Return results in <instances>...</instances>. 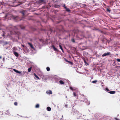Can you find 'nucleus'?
<instances>
[{
	"label": "nucleus",
	"mask_w": 120,
	"mask_h": 120,
	"mask_svg": "<svg viewBox=\"0 0 120 120\" xmlns=\"http://www.w3.org/2000/svg\"><path fill=\"white\" fill-rule=\"evenodd\" d=\"M20 28L22 29H23L25 28L24 26H14L10 25L7 27V30H9L11 34H17L19 35L20 33L18 32V28Z\"/></svg>",
	"instance_id": "1"
},
{
	"label": "nucleus",
	"mask_w": 120,
	"mask_h": 120,
	"mask_svg": "<svg viewBox=\"0 0 120 120\" xmlns=\"http://www.w3.org/2000/svg\"><path fill=\"white\" fill-rule=\"evenodd\" d=\"M80 101H82L83 102H85L87 105H89L90 104V102L89 101H88L87 99L85 98V97L83 95H82L81 98L80 99Z\"/></svg>",
	"instance_id": "2"
},
{
	"label": "nucleus",
	"mask_w": 120,
	"mask_h": 120,
	"mask_svg": "<svg viewBox=\"0 0 120 120\" xmlns=\"http://www.w3.org/2000/svg\"><path fill=\"white\" fill-rule=\"evenodd\" d=\"M78 111H77V110L72 109L71 111V113L72 115H76L77 113H78Z\"/></svg>",
	"instance_id": "3"
},
{
	"label": "nucleus",
	"mask_w": 120,
	"mask_h": 120,
	"mask_svg": "<svg viewBox=\"0 0 120 120\" xmlns=\"http://www.w3.org/2000/svg\"><path fill=\"white\" fill-rule=\"evenodd\" d=\"M64 107L66 108H70L71 106V102L69 101L67 102L65 104H64Z\"/></svg>",
	"instance_id": "4"
},
{
	"label": "nucleus",
	"mask_w": 120,
	"mask_h": 120,
	"mask_svg": "<svg viewBox=\"0 0 120 120\" xmlns=\"http://www.w3.org/2000/svg\"><path fill=\"white\" fill-rule=\"evenodd\" d=\"M28 45L30 47L31 49L32 50H35V49L34 48V47L32 45V44L29 42H28Z\"/></svg>",
	"instance_id": "5"
},
{
	"label": "nucleus",
	"mask_w": 120,
	"mask_h": 120,
	"mask_svg": "<svg viewBox=\"0 0 120 120\" xmlns=\"http://www.w3.org/2000/svg\"><path fill=\"white\" fill-rule=\"evenodd\" d=\"M26 12L27 11L24 10H22L20 11V13L22 14V16H24L25 15Z\"/></svg>",
	"instance_id": "6"
},
{
	"label": "nucleus",
	"mask_w": 120,
	"mask_h": 120,
	"mask_svg": "<svg viewBox=\"0 0 120 120\" xmlns=\"http://www.w3.org/2000/svg\"><path fill=\"white\" fill-rule=\"evenodd\" d=\"M110 52H108L107 53H105L103 54L102 56V57H103L105 56H108L110 55Z\"/></svg>",
	"instance_id": "7"
},
{
	"label": "nucleus",
	"mask_w": 120,
	"mask_h": 120,
	"mask_svg": "<svg viewBox=\"0 0 120 120\" xmlns=\"http://www.w3.org/2000/svg\"><path fill=\"white\" fill-rule=\"evenodd\" d=\"M81 113H79V112H78V113H77L76 115V117L77 119H80V117H81Z\"/></svg>",
	"instance_id": "8"
},
{
	"label": "nucleus",
	"mask_w": 120,
	"mask_h": 120,
	"mask_svg": "<svg viewBox=\"0 0 120 120\" xmlns=\"http://www.w3.org/2000/svg\"><path fill=\"white\" fill-rule=\"evenodd\" d=\"M13 53L15 55V56L16 57H18L19 56V54L17 52L15 51H13Z\"/></svg>",
	"instance_id": "9"
},
{
	"label": "nucleus",
	"mask_w": 120,
	"mask_h": 120,
	"mask_svg": "<svg viewBox=\"0 0 120 120\" xmlns=\"http://www.w3.org/2000/svg\"><path fill=\"white\" fill-rule=\"evenodd\" d=\"M86 116V115H82L81 113V117H80V119H83L86 120L85 119V117Z\"/></svg>",
	"instance_id": "10"
},
{
	"label": "nucleus",
	"mask_w": 120,
	"mask_h": 120,
	"mask_svg": "<svg viewBox=\"0 0 120 120\" xmlns=\"http://www.w3.org/2000/svg\"><path fill=\"white\" fill-rule=\"evenodd\" d=\"M46 93L47 94H52V91L50 90L47 91L46 92Z\"/></svg>",
	"instance_id": "11"
},
{
	"label": "nucleus",
	"mask_w": 120,
	"mask_h": 120,
	"mask_svg": "<svg viewBox=\"0 0 120 120\" xmlns=\"http://www.w3.org/2000/svg\"><path fill=\"white\" fill-rule=\"evenodd\" d=\"M13 70L15 72L19 74H20L21 73V71H18L17 70L15 69H14Z\"/></svg>",
	"instance_id": "12"
},
{
	"label": "nucleus",
	"mask_w": 120,
	"mask_h": 120,
	"mask_svg": "<svg viewBox=\"0 0 120 120\" xmlns=\"http://www.w3.org/2000/svg\"><path fill=\"white\" fill-rule=\"evenodd\" d=\"M83 59L84 61V62L86 64V65L87 66V65H88L89 64L86 62L85 59V58H83Z\"/></svg>",
	"instance_id": "13"
},
{
	"label": "nucleus",
	"mask_w": 120,
	"mask_h": 120,
	"mask_svg": "<svg viewBox=\"0 0 120 120\" xmlns=\"http://www.w3.org/2000/svg\"><path fill=\"white\" fill-rule=\"evenodd\" d=\"M108 93L110 94H115L116 93V92L115 91H109Z\"/></svg>",
	"instance_id": "14"
},
{
	"label": "nucleus",
	"mask_w": 120,
	"mask_h": 120,
	"mask_svg": "<svg viewBox=\"0 0 120 120\" xmlns=\"http://www.w3.org/2000/svg\"><path fill=\"white\" fill-rule=\"evenodd\" d=\"M64 8L66 9V11H67L68 12L70 11V10L68 8H67L66 7H65Z\"/></svg>",
	"instance_id": "15"
},
{
	"label": "nucleus",
	"mask_w": 120,
	"mask_h": 120,
	"mask_svg": "<svg viewBox=\"0 0 120 120\" xmlns=\"http://www.w3.org/2000/svg\"><path fill=\"white\" fill-rule=\"evenodd\" d=\"M70 88L72 91H74L75 90H76L75 87L73 88L71 86L70 87Z\"/></svg>",
	"instance_id": "16"
},
{
	"label": "nucleus",
	"mask_w": 120,
	"mask_h": 120,
	"mask_svg": "<svg viewBox=\"0 0 120 120\" xmlns=\"http://www.w3.org/2000/svg\"><path fill=\"white\" fill-rule=\"evenodd\" d=\"M59 82L61 84H63L64 83V82L62 80H60Z\"/></svg>",
	"instance_id": "17"
},
{
	"label": "nucleus",
	"mask_w": 120,
	"mask_h": 120,
	"mask_svg": "<svg viewBox=\"0 0 120 120\" xmlns=\"http://www.w3.org/2000/svg\"><path fill=\"white\" fill-rule=\"evenodd\" d=\"M52 47L54 50L56 51H57V49L55 47L54 45L52 46Z\"/></svg>",
	"instance_id": "18"
},
{
	"label": "nucleus",
	"mask_w": 120,
	"mask_h": 120,
	"mask_svg": "<svg viewBox=\"0 0 120 120\" xmlns=\"http://www.w3.org/2000/svg\"><path fill=\"white\" fill-rule=\"evenodd\" d=\"M47 109L48 111H49L51 110V108L49 107H48L47 108Z\"/></svg>",
	"instance_id": "19"
},
{
	"label": "nucleus",
	"mask_w": 120,
	"mask_h": 120,
	"mask_svg": "<svg viewBox=\"0 0 120 120\" xmlns=\"http://www.w3.org/2000/svg\"><path fill=\"white\" fill-rule=\"evenodd\" d=\"M59 47L60 48V49H61V50H62L63 52V53L64 52V51L63 50V49L62 48V46L60 45H59Z\"/></svg>",
	"instance_id": "20"
},
{
	"label": "nucleus",
	"mask_w": 120,
	"mask_h": 120,
	"mask_svg": "<svg viewBox=\"0 0 120 120\" xmlns=\"http://www.w3.org/2000/svg\"><path fill=\"white\" fill-rule=\"evenodd\" d=\"M32 68V67H31L28 69V71L29 72H30L31 71Z\"/></svg>",
	"instance_id": "21"
},
{
	"label": "nucleus",
	"mask_w": 120,
	"mask_h": 120,
	"mask_svg": "<svg viewBox=\"0 0 120 120\" xmlns=\"http://www.w3.org/2000/svg\"><path fill=\"white\" fill-rule=\"evenodd\" d=\"M34 75L35 77L38 79H40V78L38 77V76L35 74H34Z\"/></svg>",
	"instance_id": "22"
},
{
	"label": "nucleus",
	"mask_w": 120,
	"mask_h": 120,
	"mask_svg": "<svg viewBox=\"0 0 120 120\" xmlns=\"http://www.w3.org/2000/svg\"><path fill=\"white\" fill-rule=\"evenodd\" d=\"M12 49L13 50V51H14L15 50H17V49L15 47H14L12 48Z\"/></svg>",
	"instance_id": "23"
},
{
	"label": "nucleus",
	"mask_w": 120,
	"mask_h": 120,
	"mask_svg": "<svg viewBox=\"0 0 120 120\" xmlns=\"http://www.w3.org/2000/svg\"><path fill=\"white\" fill-rule=\"evenodd\" d=\"M44 1V0H39L38 1V2L39 3H42Z\"/></svg>",
	"instance_id": "24"
},
{
	"label": "nucleus",
	"mask_w": 120,
	"mask_h": 120,
	"mask_svg": "<svg viewBox=\"0 0 120 120\" xmlns=\"http://www.w3.org/2000/svg\"><path fill=\"white\" fill-rule=\"evenodd\" d=\"M116 60L118 62H120V63H118V64L119 65L120 64V59H117Z\"/></svg>",
	"instance_id": "25"
},
{
	"label": "nucleus",
	"mask_w": 120,
	"mask_h": 120,
	"mask_svg": "<svg viewBox=\"0 0 120 120\" xmlns=\"http://www.w3.org/2000/svg\"><path fill=\"white\" fill-rule=\"evenodd\" d=\"M46 69L47 71H49L50 70V68L49 67H47Z\"/></svg>",
	"instance_id": "26"
},
{
	"label": "nucleus",
	"mask_w": 120,
	"mask_h": 120,
	"mask_svg": "<svg viewBox=\"0 0 120 120\" xmlns=\"http://www.w3.org/2000/svg\"><path fill=\"white\" fill-rule=\"evenodd\" d=\"M73 95L75 97H76V96H77V94H76V93L75 92H73Z\"/></svg>",
	"instance_id": "27"
},
{
	"label": "nucleus",
	"mask_w": 120,
	"mask_h": 120,
	"mask_svg": "<svg viewBox=\"0 0 120 120\" xmlns=\"http://www.w3.org/2000/svg\"><path fill=\"white\" fill-rule=\"evenodd\" d=\"M105 90L107 92H109V90L106 87L105 89Z\"/></svg>",
	"instance_id": "28"
},
{
	"label": "nucleus",
	"mask_w": 120,
	"mask_h": 120,
	"mask_svg": "<svg viewBox=\"0 0 120 120\" xmlns=\"http://www.w3.org/2000/svg\"><path fill=\"white\" fill-rule=\"evenodd\" d=\"M39 104H37L36 105L35 107L36 108H39Z\"/></svg>",
	"instance_id": "29"
},
{
	"label": "nucleus",
	"mask_w": 120,
	"mask_h": 120,
	"mask_svg": "<svg viewBox=\"0 0 120 120\" xmlns=\"http://www.w3.org/2000/svg\"><path fill=\"white\" fill-rule=\"evenodd\" d=\"M48 8L45 6H43L42 7V8L43 9H44L46 8Z\"/></svg>",
	"instance_id": "30"
},
{
	"label": "nucleus",
	"mask_w": 120,
	"mask_h": 120,
	"mask_svg": "<svg viewBox=\"0 0 120 120\" xmlns=\"http://www.w3.org/2000/svg\"><path fill=\"white\" fill-rule=\"evenodd\" d=\"M97 81L96 80H94V81H93L92 82V83H95Z\"/></svg>",
	"instance_id": "31"
},
{
	"label": "nucleus",
	"mask_w": 120,
	"mask_h": 120,
	"mask_svg": "<svg viewBox=\"0 0 120 120\" xmlns=\"http://www.w3.org/2000/svg\"><path fill=\"white\" fill-rule=\"evenodd\" d=\"M8 42L6 41H5L4 42V45H7V44H8Z\"/></svg>",
	"instance_id": "32"
},
{
	"label": "nucleus",
	"mask_w": 120,
	"mask_h": 120,
	"mask_svg": "<svg viewBox=\"0 0 120 120\" xmlns=\"http://www.w3.org/2000/svg\"><path fill=\"white\" fill-rule=\"evenodd\" d=\"M14 105H16V106H17V102H15L14 103Z\"/></svg>",
	"instance_id": "33"
},
{
	"label": "nucleus",
	"mask_w": 120,
	"mask_h": 120,
	"mask_svg": "<svg viewBox=\"0 0 120 120\" xmlns=\"http://www.w3.org/2000/svg\"><path fill=\"white\" fill-rule=\"evenodd\" d=\"M68 63H69L71 64L72 65L73 64V63L72 62L69 61L68 62Z\"/></svg>",
	"instance_id": "34"
},
{
	"label": "nucleus",
	"mask_w": 120,
	"mask_h": 120,
	"mask_svg": "<svg viewBox=\"0 0 120 120\" xmlns=\"http://www.w3.org/2000/svg\"><path fill=\"white\" fill-rule=\"evenodd\" d=\"M71 41H72L73 42H75V40L74 39H71Z\"/></svg>",
	"instance_id": "35"
},
{
	"label": "nucleus",
	"mask_w": 120,
	"mask_h": 120,
	"mask_svg": "<svg viewBox=\"0 0 120 120\" xmlns=\"http://www.w3.org/2000/svg\"><path fill=\"white\" fill-rule=\"evenodd\" d=\"M64 59L65 60V61L66 62H67L68 63V62L69 61H68L65 58Z\"/></svg>",
	"instance_id": "36"
},
{
	"label": "nucleus",
	"mask_w": 120,
	"mask_h": 120,
	"mask_svg": "<svg viewBox=\"0 0 120 120\" xmlns=\"http://www.w3.org/2000/svg\"><path fill=\"white\" fill-rule=\"evenodd\" d=\"M107 11H109V12H110V10L108 8H107Z\"/></svg>",
	"instance_id": "37"
},
{
	"label": "nucleus",
	"mask_w": 120,
	"mask_h": 120,
	"mask_svg": "<svg viewBox=\"0 0 120 120\" xmlns=\"http://www.w3.org/2000/svg\"><path fill=\"white\" fill-rule=\"evenodd\" d=\"M6 111V112H7V111ZM6 114H7V115H9V114H10V113H9V112L8 113V112H7H7H6Z\"/></svg>",
	"instance_id": "38"
},
{
	"label": "nucleus",
	"mask_w": 120,
	"mask_h": 120,
	"mask_svg": "<svg viewBox=\"0 0 120 120\" xmlns=\"http://www.w3.org/2000/svg\"><path fill=\"white\" fill-rule=\"evenodd\" d=\"M23 73H24V74H25V73H26L27 74V72H26V71H24Z\"/></svg>",
	"instance_id": "39"
},
{
	"label": "nucleus",
	"mask_w": 120,
	"mask_h": 120,
	"mask_svg": "<svg viewBox=\"0 0 120 120\" xmlns=\"http://www.w3.org/2000/svg\"><path fill=\"white\" fill-rule=\"evenodd\" d=\"M115 119L116 120H119V119H117V118H115Z\"/></svg>",
	"instance_id": "40"
},
{
	"label": "nucleus",
	"mask_w": 120,
	"mask_h": 120,
	"mask_svg": "<svg viewBox=\"0 0 120 120\" xmlns=\"http://www.w3.org/2000/svg\"><path fill=\"white\" fill-rule=\"evenodd\" d=\"M4 60H5V58L4 57L3 59V61H4Z\"/></svg>",
	"instance_id": "41"
},
{
	"label": "nucleus",
	"mask_w": 120,
	"mask_h": 120,
	"mask_svg": "<svg viewBox=\"0 0 120 120\" xmlns=\"http://www.w3.org/2000/svg\"><path fill=\"white\" fill-rule=\"evenodd\" d=\"M21 45L23 47H24V45Z\"/></svg>",
	"instance_id": "42"
},
{
	"label": "nucleus",
	"mask_w": 120,
	"mask_h": 120,
	"mask_svg": "<svg viewBox=\"0 0 120 120\" xmlns=\"http://www.w3.org/2000/svg\"><path fill=\"white\" fill-rule=\"evenodd\" d=\"M2 58V57L1 56H0V59H1Z\"/></svg>",
	"instance_id": "43"
},
{
	"label": "nucleus",
	"mask_w": 120,
	"mask_h": 120,
	"mask_svg": "<svg viewBox=\"0 0 120 120\" xmlns=\"http://www.w3.org/2000/svg\"><path fill=\"white\" fill-rule=\"evenodd\" d=\"M88 111H89V112H90V110H88Z\"/></svg>",
	"instance_id": "44"
},
{
	"label": "nucleus",
	"mask_w": 120,
	"mask_h": 120,
	"mask_svg": "<svg viewBox=\"0 0 120 120\" xmlns=\"http://www.w3.org/2000/svg\"><path fill=\"white\" fill-rule=\"evenodd\" d=\"M3 112H2V114H1V115H3Z\"/></svg>",
	"instance_id": "45"
},
{
	"label": "nucleus",
	"mask_w": 120,
	"mask_h": 120,
	"mask_svg": "<svg viewBox=\"0 0 120 120\" xmlns=\"http://www.w3.org/2000/svg\"><path fill=\"white\" fill-rule=\"evenodd\" d=\"M94 2H95L94 1V0H93V2L94 3H94Z\"/></svg>",
	"instance_id": "46"
},
{
	"label": "nucleus",
	"mask_w": 120,
	"mask_h": 120,
	"mask_svg": "<svg viewBox=\"0 0 120 120\" xmlns=\"http://www.w3.org/2000/svg\"><path fill=\"white\" fill-rule=\"evenodd\" d=\"M64 7H65V4L64 5V6L63 7H64Z\"/></svg>",
	"instance_id": "47"
},
{
	"label": "nucleus",
	"mask_w": 120,
	"mask_h": 120,
	"mask_svg": "<svg viewBox=\"0 0 120 120\" xmlns=\"http://www.w3.org/2000/svg\"><path fill=\"white\" fill-rule=\"evenodd\" d=\"M84 5L85 6V7H86V5L85 4V5Z\"/></svg>",
	"instance_id": "48"
},
{
	"label": "nucleus",
	"mask_w": 120,
	"mask_h": 120,
	"mask_svg": "<svg viewBox=\"0 0 120 120\" xmlns=\"http://www.w3.org/2000/svg\"><path fill=\"white\" fill-rule=\"evenodd\" d=\"M77 99H78V97H77Z\"/></svg>",
	"instance_id": "49"
},
{
	"label": "nucleus",
	"mask_w": 120,
	"mask_h": 120,
	"mask_svg": "<svg viewBox=\"0 0 120 120\" xmlns=\"http://www.w3.org/2000/svg\"><path fill=\"white\" fill-rule=\"evenodd\" d=\"M101 84H103V82H101Z\"/></svg>",
	"instance_id": "50"
},
{
	"label": "nucleus",
	"mask_w": 120,
	"mask_h": 120,
	"mask_svg": "<svg viewBox=\"0 0 120 120\" xmlns=\"http://www.w3.org/2000/svg\"><path fill=\"white\" fill-rule=\"evenodd\" d=\"M115 61L114 62V63H113V64H115Z\"/></svg>",
	"instance_id": "51"
},
{
	"label": "nucleus",
	"mask_w": 120,
	"mask_h": 120,
	"mask_svg": "<svg viewBox=\"0 0 120 120\" xmlns=\"http://www.w3.org/2000/svg\"><path fill=\"white\" fill-rule=\"evenodd\" d=\"M67 96H66V98H67Z\"/></svg>",
	"instance_id": "52"
},
{
	"label": "nucleus",
	"mask_w": 120,
	"mask_h": 120,
	"mask_svg": "<svg viewBox=\"0 0 120 120\" xmlns=\"http://www.w3.org/2000/svg\"><path fill=\"white\" fill-rule=\"evenodd\" d=\"M100 31L101 32H101V31Z\"/></svg>",
	"instance_id": "53"
},
{
	"label": "nucleus",
	"mask_w": 120,
	"mask_h": 120,
	"mask_svg": "<svg viewBox=\"0 0 120 120\" xmlns=\"http://www.w3.org/2000/svg\"><path fill=\"white\" fill-rule=\"evenodd\" d=\"M95 5H96V4L94 5V6H95Z\"/></svg>",
	"instance_id": "54"
},
{
	"label": "nucleus",
	"mask_w": 120,
	"mask_h": 120,
	"mask_svg": "<svg viewBox=\"0 0 120 120\" xmlns=\"http://www.w3.org/2000/svg\"><path fill=\"white\" fill-rule=\"evenodd\" d=\"M7 112H8V110H7Z\"/></svg>",
	"instance_id": "55"
},
{
	"label": "nucleus",
	"mask_w": 120,
	"mask_h": 120,
	"mask_svg": "<svg viewBox=\"0 0 120 120\" xmlns=\"http://www.w3.org/2000/svg\"><path fill=\"white\" fill-rule=\"evenodd\" d=\"M25 16V15L24 16H24V17H25V16Z\"/></svg>",
	"instance_id": "56"
}]
</instances>
